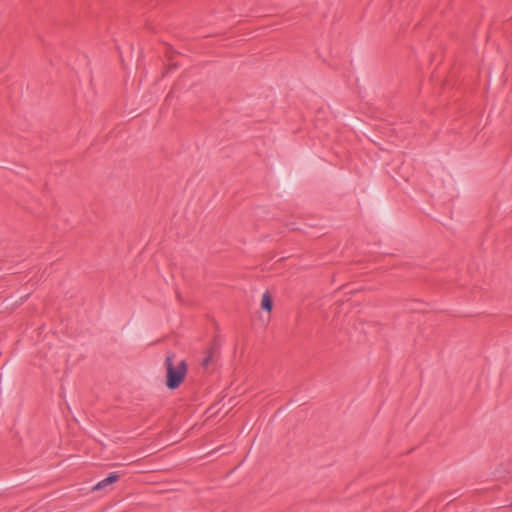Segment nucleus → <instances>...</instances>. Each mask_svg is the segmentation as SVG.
<instances>
[{
    "mask_svg": "<svg viewBox=\"0 0 512 512\" xmlns=\"http://www.w3.org/2000/svg\"><path fill=\"white\" fill-rule=\"evenodd\" d=\"M176 354L172 351L166 353L164 367L166 369L165 385L169 390L178 389L185 381L188 364L186 360L182 359L177 364L174 363Z\"/></svg>",
    "mask_w": 512,
    "mask_h": 512,
    "instance_id": "f257e3e1",
    "label": "nucleus"
},
{
    "mask_svg": "<svg viewBox=\"0 0 512 512\" xmlns=\"http://www.w3.org/2000/svg\"><path fill=\"white\" fill-rule=\"evenodd\" d=\"M123 476V473H120V472H111L108 474V476L106 478H104L103 480L99 481L98 483H96L93 487H92V491H100V490H103L105 489L107 486H110L114 483H116L117 481L120 480V478Z\"/></svg>",
    "mask_w": 512,
    "mask_h": 512,
    "instance_id": "f03ea898",
    "label": "nucleus"
},
{
    "mask_svg": "<svg viewBox=\"0 0 512 512\" xmlns=\"http://www.w3.org/2000/svg\"><path fill=\"white\" fill-rule=\"evenodd\" d=\"M261 308H262V310H264L266 312H271L272 311V308H273V298H272L271 294L268 291H266L263 294V296H262Z\"/></svg>",
    "mask_w": 512,
    "mask_h": 512,
    "instance_id": "7ed1b4c3",
    "label": "nucleus"
},
{
    "mask_svg": "<svg viewBox=\"0 0 512 512\" xmlns=\"http://www.w3.org/2000/svg\"><path fill=\"white\" fill-rule=\"evenodd\" d=\"M212 357H213V352H212V350H209V353L203 358L201 365L203 367H207L209 365L210 361L212 360Z\"/></svg>",
    "mask_w": 512,
    "mask_h": 512,
    "instance_id": "20e7f679",
    "label": "nucleus"
}]
</instances>
